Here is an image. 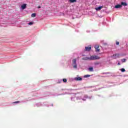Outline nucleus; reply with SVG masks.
Returning <instances> with one entry per match:
<instances>
[{"label": "nucleus", "mask_w": 128, "mask_h": 128, "mask_svg": "<svg viewBox=\"0 0 128 128\" xmlns=\"http://www.w3.org/2000/svg\"><path fill=\"white\" fill-rule=\"evenodd\" d=\"M100 48V46L98 45H96L94 46L95 50L96 49V48Z\"/></svg>", "instance_id": "4468645a"}, {"label": "nucleus", "mask_w": 128, "mask_h": 128, "mask_svg": "<svg viewBox=\"0 0 128 128\" xmlns=\"http://www.w3.org/2000/svg\"><path fill=\"white\" fill-rule=\"evenodd\" d=\"M38 8H40V6H38Z\"/></svg>", "instance_id": "a878e982"}, {"label": "nucleus", "mask_w": 128, "mask_h": 128, "mask_svg": "<svg viewBox=\"0 0 128 128\" xmlns=\"http://www.w3.org/2000/svg\"><path fill=\"white\" fill-rule=\"evenodd\" d=\"M90 50H92V47L90 46L85 48V50H86V52H90Z\"/></svg>", "instance_id": "423d86ee"}, {"label": "nucleus", "mask_w": 128, "mask_h": 128, "mask_svg": "<svg viewBox=\"0 0 128 128\" xmlns=\"http://www.w3.org/2000/svg\"><path fill=\"white\" fill-rule=\"evenodd\" d=\"M70 2H76V0H70Z\"/></svg>", "instance_id": "2eb2a0df"}, {"label": "nucleus", "mask_w": 128, "mask_h": 128, "mask_svg": "<svg viewBox=\"0 0 128 128\" xmlns=\"http://www.w3.org/2000/svg\"><path fill=\"white\" fill-rule=\"evenodd\" d=\"M121 72H126V70H124V68H122L120 70Z\"/></svg>", "instance_id": "a211bd4d"}, {"label": "nucleus", "mask_w": 128, "mask_h": 128, "mask_svg": "<svg viewBox=\"0 0 128 128\" xmlns=\"http://www.w3.org/2000/svg\"><path fill=\"white\" fill-rule=\"evenodd\" d=\"M118 66H120V63L118 62Z\"/></svg>", "instance_id": "393cba45"}, {"label": "nucleus", "mask_w": 128, "mask_h": 128, "mask_svg": "<svg viewBox=\"0 0 128 128\" xmlns=\"http://www.w3.org/2000/svg\"><path fill=\"white\" fill-rule=\"evenodd\" d=\"M122 6L120 5V4H117L116 6H115L114 8H122Z\"/></svg>", "instance_id": "1a4fd4ad"}, {"label": "nucleus", "mask_w": 128, "mask_h": 128, "mask_svg": "<svg viewBox=\"0 0 128 128\" xmlns=\"http://www.w3.org/2000/svg\"><path fill=\"white\" fill-rule=\"evenodd\" d=\"M62 80H63L64 82V78H63Z\"/></svg>", "instance_id": "bb28decb"}, {"label": "nucleus", "mask_w": 128, "mask_h": 128, "mask_svg": "<svg viewBox=\"0 0 128 128\" xmlns=\"http://www.w3.org/2000/svg\"><path fill=\"white\" fill-rule=\"evenodd\" d=\"M13 104H20V101L14 102Z\"/></svg>", "instance_id": "412c9836"}, {"label": "nucleus", "mask_w": 128, "mask_h": 128, "mask_svg": "<svg viewBox=\"0 0 128 128\" xmlns=\"http://www.w3.org/2000/svg\"><path fill=\"white\" fill-rule=\"evenodd\" d=\"M102 6H100L98 8H96L95 10L97 11H98V10H102Z\"/></svg>", "instance_id": "6e6552de"}, {"label": "nucleus", "mask_w": 128, "mask_h": 128, "mask_svg": "<svg viewBox=\"0 0 128 128\" xmlns=\"http://www.w3.org/2000/svg\"><path fill=\"white\" fill-rule=\"evenodd\" d=\"M100 48H96V52H100Z\"/></svg>", "instance_id": "f3484780"}, {"label": "nucleus", "mask_w": 128, "mask_h": 128, "mask_svg": "<svg viewBox=\"0 0 128 128\" xmlns=\"http://www.w3.org/2000/svg\"><path fill=\"white\" fill-rule=\"evenodd\" d=\"M72 66L73 68H74V70L78 69V64H76V58H74L72 60Z\"/></svg>", "instance_id": "f257e3e1"}, {"label": "nucleus", "mask_w": 128, "mask_h": 128, "mask_svg": "<svg viewBox=\"0 0 128 128\" xmlns=\"http://www.w3.org/2000/svg\"><path fill=\"white\" fill-rule=\"evenodd\" d=\"M36 13H33L32 14L31 16H32V18H36Z\"/></svg>", "instance_id": "ddd939ff"}, {"label": "nucleus", "mask_w": 128, "mask_h": 128, "mask_svg": "<svg viewBox=\"0 0 128 128\" xmlns=\"http://www.w3.org/2000/svg\"><path fill=\"white\" fill-rule=\"evenodd\" d=\"M74 80H76V81L82 80V78L80 76L75 77L74 78Z\"/></svg>", "instance_id": "39448f33"}, {"label": "nucleus", "mask_w": 128, "mask_h": 128, "mask_svg": "<svg viewBox=\"0 0 128 128\" xmlns=\"http://www.w3.org/2000/svg\"><path fill=\"white\" fill-rule=\"evenodd\" d=\"M111 58H112L114 60H116V58H120V54H114L113 56H111Z\"/></svg>", "instance_id": "20e7f679"}, {"label": "nucleus", "mask_w": 128, "mask_h": 128, "mask_svg": "<svg viewBox=\"0 0 128 128\" xmlns=\"http://www.w3.org/2000/svg\"><path fill=\"white\" fill-rule=\"evenodd\" d=\"M100 57L98 56H92L90 57V60H100Z\"/></svg>", "instance_id": "7ed1b4c3"}, {"label": "nucleus", "mask_w": 128, "mask_h": 128, "mask_svg": "<svg viewBox=\"0 0 128 128\" xmlns=\"http://www.w3.org/2000/svg\"><path fill=\"white\" fill-rule=\"evenodd\" d=\"M21 8L22 10H24L26 8V4H23Z\"/></svg>", "instance_id": "9d476101"}, {"label": "nucleus", "mask_w": 128, "mask_h": 128, "mask_svg": "<svg viewBox=\"0 0 128 128\" xmlns=\"http://www.w3.org/2000/svg\"><path fill=\"white\" fill-rule=\"evenodd\" d=\"M121 6H128V4H126V2H122Z\"/></svg>", "instance_id": "9b49d317"}, {"label": "nucleus", "mask_w": 128, "mask_h": 128, "mask_svg": "<svg viewBox=\"0 0 128 128\" xmlns=\"http://www.w3.org/2000/svg\"><path fill=\"white\" fill-rule=\"evenodd\" d=\"M83 60H90V57H84L82 58Z\"/></svg>", "instance_id": "0eeeda50"}, {"label": "nucleus", "mask_w": 128, "mask_h": 128, "mask_svg": "<svg viewBox=\"0 0 128 128\" xmlns=\"http://www.w3.org/2000/svg\"><path fill=\"white\" fill-rule=\"evenodd\" d=\"M90 75H88V74H87V75H85L84 76V78H90Z\"/></svg>", "instance_id": "dca6fc26"}, {"label": "nucleus", "mask_w": 128, "mask_h": 128, "mask_svg": "<svg viewBox=\"0 0 128 128\" xmlns=\"http://www.w3.org/2000/svg\"><path fill=\"white\" fill-rule=\"evenodd\" d=\"M86 98H88V96H84L82 94H80L79 96L76 98V100H83V102H84Z\"/></svg>", "instance_id": "f03ea898"}, {"label": "nucleus", "mask_w": 128, "mask_h": 128, "mask_svg": "<svg viewBox=\"0 0 128 128\" xmlns=\"http://www.w3.org/2000/svg\"><path fill=\"white\" fill-rule=\"evenodd\" d=\"M105 46H106V44H104Z\"/></svg>", "instance_id": "cd10ccee"}, {"label": "nucleus", "mask_w": 128, "mask_h": 128, "mask_svg": "<svg viewBox=\"0 0 128 128\" xmlns=\"http://www.w3.org/2000/svg\"><path fill=\"white\" fill-rule=\"evenodd\" d=\"M116 46H118L120 44V42H116Z\"/></svg>", "instance_id": "5701e85b"}, {"label": "nucleus", "mask_w": 128, "mask_h": 128, "mask_svg": "<svg viewBox=\"0 0 128 128\" xmlns=\"http://www.w3.org/2000/svg\"><path fill=\"white\" fill-rule=\"evenodd\" d=\"M95 66H98L100 64V62H96L94 63Z\"/></svg>", "instance_id": "aec40b11"}, {"label": "nucleus", "mask_w": 128, "mask_h": 128, "mask_svg": "<svg viewBox=\"0 0 128 128\" xmlns=\"http://www.w3.org/2000/svg\"><path fill=\"white\" fill-rule=\"evenodd\" d=\"M121 60H122V62H126V60L124 58V59H122Z\"/></svg>", "instance_id": "6ab92c4d"}, {"label": "nucleus", "mask_w": 128, "mask_h": 128, "mask_svg": "<svg viewBox=\"0 0 128 128\" xmlns=\"http://www.w3.org/2000/svg\"><path fill=\"white\" fill-rule=\"evenodd\" d=\"M88 70L89 72H94V68L90 67L89 68H88Z\"/></svg>", "instance_id": "f8f14e48"}, {"label": "nucleus", "mask_w": 128, "mask_h": 128, "mask_svg": "<svg viewBox=\"0 0 128 128\" xmlns=\"http://www.w3.org/2000/svg\"><path fill=\"white\" fill-rule=\"evenodd\" d=\"M28 24L30 25V26H31L32 24H34V22H30L28 23Z\"/></svg>", "instance_id": "4be33fe9"}, {"label": "nucleus", "mask_w": 128, "mask_h": 128, "mask_svg": "<svg viewBox=\"0 0 128 128\" xmlns=\"http://www.w3.org/2000/svg\"><path fill=\"white\" fill-rule=\"evenodd\" d=\"M66 80H67L65 78V79H64V82H66Z\"/></svg>", "instance_id": "b1692460"}]
</instances>
